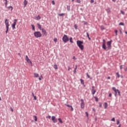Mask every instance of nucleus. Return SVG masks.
I'll return each instance as SVG.
<instances>
[{
  "mask_svg": "<svg viewBox=\"0 0 127 127\" xmlns=\"http://www.w3.org/2000/svg\"><path fill=\"white\" fill-rule=\"evenodd\" d=\"M34 77H35V78H38V77H39V74L37 73H34Z\"/></svg>",
  "mask_w": 127,
  "mask_h": 127,
  "instance_id": "nucleus-15",
  "label": "nucleus"
},
{
  "mask_svg": "<svg viewBox=\"0 0 127 127\" xmlns=\"http://www.w3.org/2000/svg\"><path fill=\"white\" fill-rule=\"evenodd\" d=\"M121 13H122L123 14V15H125V12L124 11L121 10Z\"/></svg>",
  "mask_w": 127,
  "mask_h": 127,
  "instance_id": "nucleus-43",
  "label": "nucleus"
},
{
  "mask_svg": "<svg viewBox=\"0 0 127 127\" xmlns=\"http://www.w3.org/2000/svg\"><path fill=\"white\" fill-rule=\"evenodd\" d=\"M5 24L6 27H9V22H8V19H6L5 20Z\"/></svg>",
  "mask_w": 127,
  "mask_h": 127,
  "instance_id": "nucleus-8",
  "label": "nucleus"
},
{
  "mask_svg": "<svg viewBox=\"0 0 127 127\" xmlns=\"http://www.w3.org/2000/svg\"><path fill=\"white\" fill-rule=\"evenodd\" d=\"M80 107L81 109H84L85 108V103L81 102L80 104Z\"/></svg>",
  "mask_w": 127,
  "mask_h": 127,
  "instance_id": "nucleus-10",
  "label": "nucleus"
},
{
  "mask_svg": "<svg viewBox=\"0 0 127 127\" xmlns=\"http://www.w3.org/2000/svg\"><path fill=\"white\" fill-rule=\"evenodd\" d=\"M107 12H108V13H110V12H111V9L110 8H108L106 10Z\"/></svg>",
  "mask_w": 127,
  "mask_h": 127,
  "instance_id": "nucleus-25",
  "label": "nucleus"
},
{
  "mask_svg": "<svg viewBox=\"0 0 127 127\" xmlns=\"http://www.w3.org/2000/svg\"><path fill=\"white\" fill-rule=\"evenodd\" d=\"M42 32L43 33V35H44V36H47V32H46V29L42 28Z\"/></svg>",
  "mask_w": 127,
  "mask_h": 127,
  "instance_id": "nucleus-7",
  "label": "nucleus"
},
{
  "mask_svg": "<svg viewBox=\"0 0 127 127\" xmlns=\"http://www.w3.org/2000/svg\"><path fill=\"white\" fill-rule=\"evenodd\" d=\"M8 8L9 9L11 8V10H12V9H13V8L11 6H10L8 7Z\"/></svg>",
  "mask_w": 127,
  "mask_h": 127,
  "instance_id": "nucleus-32",
  "label": "nucleus"
},
{
  "mask_svg": "<svg viewBox=\"0 0 127 127\" xmlns=\"http://www.w3.org/2000/svg\"><path fill=\"white\" fill-rule=\"evenodd\" d=\"M87 76L88 77V78H90V75H89L88 73H87Z\"/></svg>",
  "mask_w": 127,
  "mask_h": 127,
  "instance_id": "nucleus-57",
  "label": "nucleus"
},
{
  "mask_svg": "<svg viewBox=\"0 0 127 127\" xmlns=\"http://www.w3.org/2000/svg\"><path fill=\"white\" fill-rule=\"evenodd\" d=\"M117 122V125H120V120H118Z\"/></svg>",
  "mask_w": 127,
  "mask_h": 127,
  "instance_id": "nucleus-40",
  "label": "nucleus"
},
{
  "mask_svg": "<svg viewBox=\"0 0 127 127\" xmlns=\"http://www.w3.org/2000/svg\"><path fill=\"white\" fill-rule=\"evenodd\" d=\"M15 25H16V23L14 22L12 24V28L13 29H15Z\"/></svg>",
  "mask_w": 127,
  "mask_h": 127,
  "instance_id": "nucleus-13",
  "label": "nucleus"
},
{
  "mask_svg": "<svg viewBox=\"0 0 127 127\" xmlns=\"http://www.w3.org/2000/svg\"><path fill=\"white\" fill-rule=\"evenodd\" d=\"M46 118H47V119H51V116H47Z\"/></svg>",
  "mask_w": 127,
  "mask_h": 127,
  "instance_id": "nucleus-45",
  "label": "nucleus"
},
{
  "mask_svg": "<svg viewBox=\"0 0 127 127\" xmlns=\"http://www.w3.org/2000/svg\"><path fill=\"white\" fill-rule=\"evenodd\" d=\"M103 43H106V40L105 39L103 40Z\"/></svg>",
  "mask_w": 127,
  "mask_h": 127,
  "instance_id": "nucleus-53",
  "label": "nucleus"
},
{
  "mask_svg": "<svg viewBox=\"0 0 127 127\" xmlns=\"http://www.w3.org/2000/svg\"><path fill=\"white\" fill-rule=\"evenodd\" d=\"M26 61H27L28 63H30V64H32V62H31V61L30 60L28 56H26Z\"/></svg>",
  "mask_w": 127,
  "mask_h": 127,
  "instance_id": "nucleus-9",
  "label": "nucleus"
},
{
  "mask_svg": "<svg viewBox=\"0 0 127 127\" xmlns=\"http://www.w3.org/2000/svg\"><path fill=\"white\" fill-rule=\"evenodd\" d=\"M107 47L108 49H111V47H112V40L107 42Z\"/></svg>",
  "mask_w": 127,
  "mask_h": 127,
  "instance_id": "nucleus-5",
  "label": "nucleus"
},
{
  "mask_svg": "<svg viewBox=\"0 0 127 127\" xmlns=\"http://www.w3.org/2000/svg\"><path fill=\"white\" fill-rule=\"evenodd\" d=\"M107 79H108V80H110V79H111V77H110V76H108V78H107Z\"/></svg>",
  "mask_w": 127,
  "mask_h": 127,
  "instance_id": "nucleus-60",
  "label": "nucleus"
},
{
  "mask_svg": "<svg viewBox=\"0 0 127 127\" xmlns=\"http://www.w3.org/2000/svg\"><path fill=\"white\" fill-rule=\"evenodd\" d=\"M109 97H112V93H110V94H109Z\"/></svg>",
  "mask_w": 127,
  "mask_h": 127,
  "instance_id": "nucleus-59",
  "label": "nucleus"
},
{
  "mask_svg": "<svg viewBox=\"0 0 127 127\" xmlns=\"http://www.w3.org/2000/svg\"><path fill=\"white\" fill-rule=\"evenodd\" d=\"M6 31H5V33L6 34L8 32V29H9V27H6Z\"/></svg>",
  "mask_w": 127,
  "mask_h": 127,
  "instance_id": "nucleus-19",
  "label": "nucleus"
},
{
  "mask_svg": "<svg viewBox=\"0 0 127 127\" xmlns=\"http://www.w3.org/2000/svg\"><path fill=\"white\" fill-rule=\"evenodd\" d=\"M81 103H84V100L83 99L80 100Z\"/></svg>",
  "mask_w": 127,
  "mask_h": 127,
  "instance_id": "nucleus-58",
  "label": "nucleus"
},
{
  "mask_svg": "<svg viewBox=\"0 0 127 127\" xmlns=\"http://www.w3.org/2000/svg\"><path fill=\"white\" fill-rule=\"evenodd\" d=\"M83 43H84L83 42V41H81L80 40H78L76 42L77 46H78L79 48H80V49L82 51H83V50H84V45H83Z\"/></svg>",
  "mask_w": 127,
  "mask_h": 127,
  "instance_id": "nucleus-1",
  "label": "nucleus"
},
{
  "mask_svg": "<svg viewBox=\"0 0 127 127\" xmlns=\"http://www.w3.org/2000/svg\"><path fill=\"white\" fill-rule=\"evenodd\" d=\"M54 42H55L56 43V42H57V38H55L54 39Z\"/></svg>",
  "mask_w": 127,
  "mask_h": 127,
  "instance_id": "nucleus-34",
  "label": "nucleus"
},
{
  "mask_svg": "<svg viewBox=\"0 0 127 127\" xmlns=\"http://www.w3.org/2000/svg\"><path fill=\"white\" fill-rule=\"evenodd\" d=\"M111 121H112V122H115V121H116V120L115 119V118H113L111 120Z\"/></svg>",
  "mask_w": 127,
  "mask_h": 127,
  "instance_id": "nucleus-48",
  "label": "nucleus"
},
{
  "mask_svg": "<svg viewBox=\"0 0 127 127\" xmlns=\"http://www.w3.org/2000/svg\"><path fill=\"white\" fill-rule=\"evenodd\" d=\"M123 65H120V68L121 70H122V69L123 68Z\"/></svg>",
  "mask_w": 127,
  "mask_h": 127,
  "instance_id": "nucleus-46",
  "label": "nucleus"
},
{
  "mask_svg": "<svg viewBox=\"0 0 127 127\" xmlns=\"http://www.w3.org/2000/svg\"><path fill=\"white\" fill-rule=\"evenodd\" d=\"M31 26L32 27V30H33V31H35V27H34V25H31Z\"/></svg>",
  "mask_w": 127,
  "mask_h": 127,
  "instance_id": "nucleus-22",
  "label": "nucleus"
},
{
  "mask_svg": "<svg viewBox=\"0 0 127 127\" xmlns=\"http://www.w3.org/2000/svg\"><path fill=\"white\" fill-rule=\"evenodd\" d=\"M73 59L74 60H77V58H76V57H75V56H74V57H73Z\"/></svg>",
  "mask_w": 127,
  "mask_h": 127,
  "instance_id": "nucleus-52",
  "label": "nucleus"
},
{
  "mask_svg": "<svg viewBox=\"0 0 127 127\" xmlns=\"http://www.w3.org/2000/svg\"><path fill=\"white\" fill-rule=\"evenodd\" d=\"M52 121H53V123H54V124H56V123H57V119H56V117L55 116L52 117Z\"/></svg>",
  "mask_w": 127,
  "mask_h": 127,
  "instance_id": "nucleus-6",
  "label": "nucleus"
},
{
  "mask_svg": "<svg viewBox=\"0 0 127 127\" xmlns=\"http://www.w3.org/2000/svg\"><path fill=\"white\" fill-rule=\"evenodd\" d=\"M28 2L27 0H25L24 2V7H25V6H26V5H27Z\"/></svg>",
  "mask_w": 127,
  "mask_h": 127,
  "instance_id": "nucleus-16",
  "label": "nucleus"
},
{
  "mask_svg": "<svg viewBox=\"0 0 127 127\" xmlns=\"http://www.w3.org/2000/svg\"><path fill=\"white\" fill-rule=\"evenodd\" d=\"M76 1L78 3H81V0H76Z\"/></svg>",
  "mask_w": 127,
  "mask_h": 127,
  "instance_id": "nucleus-37",
  "label": "nucleus"
},
{
  "mask_svg": "<svg viewBox=\"0 0 127 127\" xmlns=\"http://www.w3.org/2000/svg\"><path fill=\"white\" fill-rule=\"evenodd\" d=\"M42 79H43V76H42V75H41V77L39 78V81H41V80H42Z\"/></svg>",
  "mask_w": 127,
  "mask_h": 127,
  "instance_id": "nucleus-26",
  "label": "nucleus"
},
{
  "mask_svg": "<svg viewBox=\"0 0 127 127\" xmlns=\"http://www.w3.org/2000/svg\"><path fill=\"white\" fill-rule=\"evenodd\" d=\"M5 1V5H7V0H4Z\"/></svg>",
  "mask_w": 127,
  "mask_h": 127,
  "instance_id": "nucleus-30",
  "label": "nucleus"
},
{
  "mask_svg": "<svg viewBox=\"0 0 127 127\" xmlns=\"http://www.w3.org/2000/svg\"><path fill=\"white\" fill-rule=\"evenodd\" d=\"M99 107L100 108H102V103H99Z\"/></svg>",
  "mask_w": 127,
  "mask_h": 127,
  "instance_id": "nucleus-41",
  "label": "nucleus"
},
{
  "mask_svg": "<svg viewBox=\"0 0 127 127\" xmlns=\"http://www.w3.org/2000/svg\"><path fill=\"white\" fill-rule=\"evenodd\" d=\"M16 21H17V19L14 20V22H15V23H16Z\"/></svg>",
  "mask_w": 127,
  "mask_h": 127,
  "instance_id": "nucleus-56",
  "label": "nucleus"
},
{
  "mask_svg": "<svg viewBox=\"0 0 127 127\" xmlns=\"http://www.w3.org/2000/svg\"><path fill=\"white\" fill-rule=\"evenodd\" d=\"M104 109H107L108 108V103L105 102L104 105Z\"/></svg>",
  "mask_w": 127,
  "mask_h": 127,
  "instance_id": "nucleus-17",
  "label": "nucleus"
},
{
  "mask_svg": "<svg viewBox=\"0 0 127 127\" xmlns=\"http://www.w3.org/2000/svg\"><path fill=\"white\" fill-rule=\"evenodd\" d=\"M119 25H125V24L123 22H121L119 23Z\"/></svg>",
  "mask_w": 127,
  "mask_h": 127,
  "instance_id": "nucleus-38",
  "label": "nucleus"
},
{
  "mask_svg": "<svg viewBox=\"0 0 127 127\" xmlns=\"http://www.w3.org/2000/svg\"><path fill=\"white\" fill-rule=\"evenodd\" d=\"M116 75H117L118 78H120V77H121V75H120V74H119V72H117Z\"/></svg>",
  "mask_w": 127,
  "mask_h": 127,
  "instance_id": "nucleus-31",
  "label": "nucleus"
},
{
  "mask_svg": "<svg viewBox=\"0 0 127 127\" xmlns=\"http://www.w3.org/2000/svg\"><path fill=\"white\" fill-rule=\"evenodd\" d=\"M34 35L36 38H39L42 36V34L40 31H36L34 33Z\"/></svg>",
  "mask_w": 127,
  "mask_h": 127,
  "instance_id": "nucleus-2",
  "label": "nucleus"
},
{
  "mask_svg": "<svg viewBox=\"0 0 127 127\" xmlns=\"http://www.w3.org/2000/svg\"><path fill=\"white\" fill-rule=\"evenodd\" d=\"M94 99H95L96 102H98V101H99V99H98L97 97H95Z\"/></svg>",
  "mask_w": 127,
  "mask_h": 127,
  "instance_id": "nucleus-39",
  "label": "nucleus"
},
{
  "mask_svg": "<svg viewBox=\"0 0 127 127\" xmlns=\"http://www.w3.org/2000/svg\"><path fill=\"white\" fill-rule=\"evenodd\" d=\"M96 90L95 89H92L91 90V93L92 94V95H95V94H96Z\"/></svg>",
  "mask_w": 127,
  "mask_h": 127,
  "instance_id": "nucleus-18",
  "label": "nucleus"
},
{
  "mask_svg": "<svg viewBox=\"0 0 127 127\" xmlns=\"http://www.w3.org/2000/svg\"><path fill=\"white\" fill-rule=\"evenodd\" d=\"M67 9L68 11H70V6H67Z\"/></svg>",
  "mask_w": 127,
  "mask_h": 127,
  "instance_id": "nucleus-33",
  "label": "nucleus"
},
{
  "mask_svg": "<svg viewBox=\"0 0 127 127\" xmlns=\"http://www.w3.org/2000/svg\"><path fill=\"white\" fill-rule=\"evenodd\" d=\"M37 24L38 25V28H39L40 30H42V26L41 25H40L39 23H37Z\"/></svg>",
  "mask_w": 127,
  "mask_h": 127,
  "instance_id": "nucleus-11",
  "label": "nucleus"
},
{
  "mask_svg": "<svg viewBox=\"0 0 127 127\" xmlns=\"http://www.w3.org/2000/svg\"><path fill=\"white\" fill-rule=\"evenodd\" d=\"M90 2L91 3H94V0H91Z\"/></svg>",
  "mask_w": 127,
  "mask_h": 127,
  "instance_id": "nucleus-55",
  "label": "nucleus"
},
{
  "mask_svg": "<svg viewBox=\"0 0 127 127\" xmlns=\"http://www.w3.org/2000/svg\"><path fill=\"white\" fill-rule=\"evenodd\" d=\"M74 27L75 29H76V30L78 29V26H77V25L75 24L74 25Z\"/></svg>",
  "mask_w": 127,
  "mask_h": 127,
  "instance_id": "nucleus-28",
  "label": "nucleus"
},
{
  "mask_svg": "<svg viewBox=\"0 0 127 127\" xmlns=\"http://www.w3.org/2000/svg\"><path fill=\"white\" fill-rule=\"evenodd\" d=\"M66 107H68V108H72V106H70L69 105H66L65 104Z\"/></svg>",
  "mask_w": 127,
  "mask_h": 127,
  "instance_id": "nucleus-36",
  "label": "nucleus"
},
{
  "mask_svg": "<svg viewBox=\"0 0 127 127\" xmlns=\"http://www.w3.org/2000/svg\"><path fill=\"white\" fill-rule=\"evenodd\" d=\"M54 69H56V70H57V69H58V66L57 65V64H55L54 65Z\"/></svg>",
  "mask_w": 127,
  "mask_h": 127,
  "instance_id": "nucleus-21",
  "label": "nucleus"
},
{
  "mask_svg": "<svg viewBox=\"0 0 127 127\" xmlns=\"http://www.w3.org/2000/svg\"><path fill=\"white\" fill-rule=\"evenodd\" d=\"M33 97L34 100H37V98L36 97V96H34Z\"/></svg>",
  "mask_w": 127,
  "mask_h": 127,
  "instance_id": "nucleus-51",
  "label": "nucleus"
},
{
  "mask_svg": "<svg viewBox=\"0 0 127 127\" xmlns=\"http://www.w3.org/2000/svg\"><path fill=\"white\" fill-rule=\"evenodd\" d=\"M63 40L64 42L66 43V42H68V41L69 40V38L67 36V35H64L63 38Z\"/></svg>",
  "mask_w": 127,
  "mask_h": 127,
  "instance_id": "nucleus-4",
  "label": "nucleus"
},
{
  "mask_svg": "<svg viewBox=\"0 0 127 127\" xmlns=\"http://www.w3.org/2000/svg\"><path fill=\"white\" fill-rule=\"evenodd\" d=\"M85 114L86 115V117L87 118H88L89 117V114H88V112H85Z\"/></svg>",
  "mask_w": 127,
  "mask_h": 127,
  "instance_id": "nucleus-42",
  "label": "nucleus"
},
{
  "mask_svg": "<svg viewBox=\"0 0 127 127\" xmlns=\"http://www.w3.org/2000/svg\"><path fill=\"white\" fill-rule=\"evenodd\" d=\"M93 111H94V112H96V110L94 108H93Z\"/></svg>",
  "mask_w": 127,
  "mask_h": 127,
  "instance_id": "nucleus-64",
  "label": "nucleus"
},
{
  "mask_svg": "<svg viewBox=\"0 0 127 127\" xmlns=\"http://www.w3.org/2000/svg\"><path fill=\"white\" fill-rule=\"evenodd\" d=\"M115 33L116 36L118 35V30H115Z\"/></svg>",
  "mask_w": 127,
  "mask_h": 127,
  "instance_id": "nucleus-47",
  "label": "nucleus"
},
{
  "mask_svg": "<svg viewBox=\"0 0 127 127\" xmlns=\"http://www.w3.org/2000/svg\"><path fill=\"white\" fill-rule=\"evenodd\" d=\"M70 70H71V67H70L69 66L68 67V71H70Z\"/></svg>",
  "mask_w": 127,
  "mask_h": 127,
  "instance_id": "nucleus-54",
  "label": "nucleus"
},
{
  "mask_svg": "<svg viewBox=\"0 0 127 127\" xmlns=\"http://www.w3.org/2000/svg\"><path fill=\"white\" fill-rule=\"evenodd\" d=\"M80 82H81V84H82V85H84V80H83L82 79H80Z\"/></svg>",
  "mask_w": 127,
  "mask_h": 127,
  "instance_id": "nucleus-23",
  "label": "nucleus"
},
{
  "mask_svg": "<svg viewBox=\"0 0 127 127\" xmlns=\"http://www.w3.org/2000/svg\"><path fill=\"white\" fill-rule=\"evenodd\" d=\"M35 118V122H37V117L36 116H33Z\"/></svg>",
  "mask_w": 127,
  "mask_h": 127,
  "instance_id": "nucleus-27",
  "label": "nucleus"
},
{
  "mask_svg": "<svg viewBox=\"0 0 127 127\" xmlns=\"http://www.w3.org/2000/svg\"><path fill=\"white\" fill-rule=\"evenodd\" d=\"M59 122L61 123V124H63V121H62V120L61 118H59Z\"/></svg>",
  "mask_w": 127,
  "mask_h": 127,
  "instance_id": "nucleus-24",
  "label": "nucleus"
},
{
  "mask_svg": "<svg viewBox=\"0 0 127 127\" xmlns=\"http://www.w3.org/2000/svg\"><path fill=\"white\" fill-rule=\"evenodd\" d=\"M11 112H13V109L11 108Z\"/></svg>",
  "mask_w": 127,
  "mask_h": 127,
  "instance_id": "nucleus-63",
  "label": "nucleus"
},
{
  "mask_svg": "<svg viewBox=\"0 0 127 127\" xmlns=\"http://www.w3.org/2000/svg\"><path fill=\"white\" fill-rule=\"evenodd\" d=\"M59 15L60 16H64V15H65V14L64 13H61V14H59Z\"/></svg>",
  "mask_w": 127,
  "mask_h": 127,
  "instance_id": "nucleus-29",
  "label": "nucleus"
},
{
  "mask_svg": "<svg viewBox=\"0 0 127 127\" xmlns=\"http://www.w3.org/2000/svg\"><path fill=\"white\" fill-rule=\"evenodd\" d=\"M83 22H84V24H85V25H87V24H88V23L87 22L83 21Z\"/></svg>",
  "mask_w": 127,
  "mask_h": 127,
  "instance_id": "nucleus-49",
  "label": "nucleus"
},
{
  "mask_svg": "<svg viewBox=\"0 0 127 127\" xmlns=\"http://www.w3.org/2000/svg\"><path fill=\"white\" fill-rule=\"evenodd\" d=\"M102 48L106 50L107 49V46H106V43H103L102 44Z\"/></svg>",
  "mask_w": 127,
  "mask_h": 127,
  "instance_id": "nucleus-12",
  "label": "nucleus"
},
{
  "mask_svg": "<svg viewBox=\"0 0 127 127\" xmlns=\"http://www.w3.org/2000/svg\"><path fill=\"white\" fill-rule=\"evenodd\" d=\"M52 3L54 5H55V1H54V0H52Z\"/></svg>",
  "mask_w": 127,
  "mask_h": 127,
  "instance_id": "nucleus-44",
  "label": "nucleus"
},
{
  "mask_svg": "<svg viewBox=\"0 0 127 127\" xmlns=\"http://www.w3.org/2000/svg\"><path fill=\"white\" fill-rule=\"evenodd\" d=\"M124 70H125V71H127V67L125 68L124 69Z\"/></svg>",
  "mask_w": 127,
  "mask_h": 127,
  "instance_id": "nucleus-62",
  "label": "nucleus"
},
{
  "mask_svg": "<svg viewBox=\"0 0 127 127\" xmlns=\"http://www.w3.org/2000/svg\"><path fill=\"white\" fill-rule=\"evenodd\" d=\"M92 90H95V86H92Z\"/></svg>",
  "mask_w": 127,
  "mask_h": 127,
  "instance_id": "nucleus-61",
  "label": "nucleus"
},
{
  "mask_svg": "<svg viewBox=\"0 0 127 127\" xmlns=\"http://www.w3.org/2000/svg\"><path fill=\"white\" fill-rule=\"evenodd\" d=\"M73 39V38L72 37L70 38V42H71V43H73V41H72V40Z\"/></svg>",
  "mask_w": 127,
  "mask_h": 127,
  "instance_id": "nucleus-35",
  "label": "nucleus"
},
{
  "mask_svg": "<svg viewBox=\"0 0 127 127\" xmlns=\"http://www.w3.org/2000/svg\"><path fill=\"white\" fill-rule=\"evenodd\" d=\"M112 90H113V91L115 93V97H117V95L118 93L119 96H121V92H120V91H119L118 89H116V87H113Z\"/></svg>",
  "mask_w": 127,
  "mask_h": 127,
  "instance_id": "nucleus-3",
  "label": "nucleus"
},
{
  "mask_svg": "<svg viewBox=\"0 0 127 127\" xmlns=\"http://www.w3.org/2000/svg\"><path fill=\"white\" fill-rule=\"evenodd\" d=\"M41 19V17H40V15H38L36 17H35V19H36V20H39V19Z\"/></svg>",
  "mask_w": 127,
  "mask_h": 127,
  "instance_id": "nucleus-14",
  "label": "nucleus"
},
{
  "mask_svg": "<svg viewBox=\"0 0 127 127\" xmlns=\"http://www.w3.org/2000/svg\"><path fill=\"white\" fill-rule=\"evenodd\" d=\"M70 108H71V111L73 112V111H74V109H73V107L71 106V107Z\"/></svg>",
  "mask_w": 127,
  "mask_h": 127,
  "instance_id": "nucleus-50",
  "label": "nucleus"
},
{
  "mask_svg": "<svg viewBox=\"0 0 127 127\" xmlns=\"http://www.w3.org/2000/svg\"><path fill=\"white\" fill-rule=\"evenodd\" d=\"M86 34L89 40H91V38H90V35H89V33H86Z\"/></svg>",
  "mask_w": 127,
  "mask_h": 127,
  "instance_id": "nucleus-20",
  "label": "nucleus"
}]
</instances>
